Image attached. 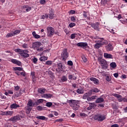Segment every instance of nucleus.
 Returning <instances> with one entry per match:
<instances>
[{"instance_id":"nucleus-17","label":"nucleus","mask_w":127,"mask_h":127,"mask_svg":"<svg viewBox=\"0 0 127 127\" xmlns=\"http://www.w3.org/2000/svg\"><path fill=\"white\" fill-rule=\"evenodd\" d=\"M58 68H57L56 70L58 71H63V65L62 63L58 64Z\"/></svg>"},{"instance_id":"nucleus-37","label":"nucleus","mask_w":127,"mask_h":127,"mask_svg":"<svg viewBox=\"0 0 127 127\" xmlns=\"http://www.w3.org/2000/svg\"><path fill=\"white\" fill-rule=\"evenodd\" d=\"M68 79L75 80L76 79V76H73L72 75H68Z\"/></svg>"},{"instance_id":"nucleus-33","label":"nucleus","mask_w":127,"mask_h":127,"mask_svg":"<svg viewBox=\"0 0 127 127\" xmlns=\"http://www.w3.org/2000/svg\"><path fill=\"white\" fill-rule=\"evenodd\" d=\"M67 80V77L65 76H63L61 78V81L62 82H66Z\"/></svg>"},{"instance_id":"nucleus-16","label":"nucleus","mask_w":127,"mask_h":127,"mask_svg":"<svg viewBox=\"0 0 127 127\" xmlns=\"http://www.w3.org/2000/svg\"><path fill=\"white\" fill-rule=\"evenodd\" d=\"M22 9H24L26 11H24V12H28L31 10V7H30L28 5H23L22 6Z\"/></svg>"},{"instance_id":"nucleus-46","label":"nucleus","mask_w":127,"mask_h":127,"mask_svg":"<svg viewBox=\"0 0 127 127\" xmlns=\"http://www.w3.org/2000/svg\"><path fill=\"white\" fill-rule=\"evenodd\" d=\"M46 0H40V3L42 5L46 4Z\"/></svg>"},{"instance_id":"nucleus-59","label":"nucleus","mask_w":127,"mask_h":127,"mask_svg":"<svg viewBox=\"0 0 127 127\" xmlns=\"http://www.w3.org/2000/svg\"><path fill=\"white\" fill-rule=\"evenodd\" d=\"M20 89V87L19 86H16L14 87V90L15 91H18Z\"/></svg>"},{"instance_id":"nucleus-53","label":"nucleus","mask_w":127,"mask_h":127,"mask_svg":"<svg viewBox=\"0 0 127 127\" xmlns=\"http://www.w3.org/2000/svg\"><path fill=\"white\" fill-rule=\"evenodd\" d=\"M70 20H71L73 22H75L76 21V18L74 16H72L71 17H70Z\"/></svg>"},{"instance_id":"nucleus-62","label":"nucleus","mask_w":127,"mask_h":127,"mask_svg":"<svg viewBox=\"0 0 127 127\" xmlns=\"http://www.w3.org/2000/svg\"><path fill=\"white\" fill-rule=\"evenodd\" d=\"M20 75H22L23 77H25L26 72L25 71L23 72H20Z\"/></svg>"},{"instance_id":"nucleus-35","label":"nucleus","mask_w":127,"mask_h":127,"mask_svg":"<svg viewBox=\"0 0 127 127\" xmlns=\"http://www.w3.org/2000/svg\"><path fill=\"white\" fill-rule=\"evenodd\" d=\"M20 32L21 31L19 30H16L14 31V32H12V33L15 36V35H17L18 34L20 33Z\"/></svg>"},{"instance_id":"nucleus-61","label":"nucleus","mask_w":127,"mask_h":127,"mask_svg":"<svg viewBox=\"0 0 127 127\" xmlns=\"http://www.w3.org/2000/svg\"><path fill=\"white\" fill-rule=\"evenodd\" d=\"M6 114V115H11L12 114V112L11 111H7Z\"/></svg>"},{"instance_id":"nucleus-13","label":"nucleus","mask_w":127,"mask_h":127,"mask_svg":"<svg viewBox=\"0 0 127 127\" xmlns=\"http://www.w3.org/2000/svg\"><path fill=\"white\" fill-rule=\"evenodd\" d=\"M21 120V117L19 116H14L10 118V121L11 122H16Z\"/></svg>"},{"instance_id":"nucleus-39","label":"nucleus","mask_w":127,"mask_h":127,"mask_svg":"<svg viewBox=\"0 0 127 127\" xmlns=\"http://www.w3.org/2000/svg\"><path fill=\"white\" fill-rule=\"evenodd\" d=\"M76 92L80 94H82L84 93V91L82 89H77Z\"/></svg>"},{"instance_id":"nucleus-55","label":"nucleus","mask_w":127,"mask_h":127,"mask_svg":"<svg viewBox=\"0 0 127 127\" xmlns=\"http://www.w3.org/2000/svg\"><path fill=\"white\" fill-rule=\"evenodd\" d=\"M75 10H71L70 11H69L68 12V13L69 14H74L75 13Z\"/></svg>"},{"instance_id":"nucleus-32","label":"nucleus","mask_w":127,"mask_h":127,"mask_svg":"<svg viewBox=\"0 0 127 127\" xmlns=\"http://www.w3.org/2000/svg\"><path fill=\"white\" fill-rule=\"evenodd\" d=\"M41 19H48V17H49V15L47 13H46L44 15H42L41 16Z\"/></svg>"},{"instance_id":"nucleus-21","label":"nucleus","mask_w":127,"mask_h":127,"mask_svg":"<svg viewBox=\"0 0 127 127\" xmlns=\"http://www.w3.org/2000/svg\"><path fill=\"white\" fill-rule=\"evenodd\" d=\"M98 42H100L103 46L108 44V41L107 40H104L103 38H101V41H98Z\"/></svg>"},{"instance_id":"nucleus-30","label":"nucleus","mask_w":127,"mask_h":127,"mask_svg":"<svg viewBox=\"0 0 127 127\" xmlns=\"http://www.w3.org/2000/svg\"><path fill=\"white\" fill-rule=\"evenodd\" d=\"M52 95L50 94H44L43 96H42V97H44L47 99L51 98H52Z\"/></svg>"},{"instance_id":"nucleus-60","label":"nucleus","mask_w":127,"mask_h":127,"mask_svg":"<svg viewBox=\"0 0 127 127\" xmlns=\"http://www.w3.org/2000/svg\"><path fill=\"white\" fill-rule=\"evenodd\" d=\"M80 116H81V117H86V116H87V115H86L85 113H80Z\"/></svg>"},{"instance_id":"nucleus-25","label":"nucleus","mask_w":127,"mask_h":127,"mask_svg":"<svg viewBox=\"0 0 127 127\" xmlns=\"http://www.w3.org/2000/svg\"><path fill=\"white\" fill-rule=\"evenodd\" d=\"M102 46H103V44L97 41V43L95 44L94 48L96 49H99Z\"/></svg>"},{"instance_id":"nucleus-47","label":"nucleus","mask_w":127,"mask_h":127,"mask_svg":"<svg viewBox=\"0 0 127 127\" xmlns=\"http://www.w3.org/2000/svg\"><path fill=\"white\" fill-rule=\"evenodd\" d=\"M36 109L38 111H40L43 110V107L39 105L37 107Z\"/></svg>"},{"instance_id":"nucleus-38","label":"nucleus","mask_w":127,"mask_h":127,"mask_svg":"<svg viewBox=\"0 0 127 127\" xmlns=\"http://www.w3.org/2000/svg\"><path fill=\"white\" fill-rule=\"evenodd\" d=\"M14 51L16 53H22L24 51V50H21L20 49H15Z\"/></svg>"},{"instance_id":"nucleus-63","label":"nucleus","mask_w":127,"mask_h":127,"mask_svg":"<svg viewBox=\"0 0 127 127\" xmlns=\"http://www.w3.org/2000/svg\"><path fill=\"white\" fill-rule=\"evenodd\" d=\"M111 127H119V125L117 124L111 125Z\"/></svg>"},{"instance_id":"nucleus-22","label":"nucleus","mask_w":127,"mask_h":127,"mask_svg":"<svg viewBox=\"0 0 127 127\" xmlns=\"http://www.w3.org/2000/svg\"><path fill=\"white\" fill-rule=\"evenodd\" d=\"M110 66L111 70H112V69L116 68L117 66V64L116 63V62H112V63H110Z\"/></svg>"},{"instance_id":"nucleus-41","label":"nucleus","mask_w":127,"mask_h":127,"mask_svg":"<svg viewBox=\"0 0 127 127\" xmlns=\"http://www.w3.org/2000/svg\"><path fill=\"white\" fill-rule=\"evenodd\" d=\"M89 106H90L92 109L94 108L95 107H96L97 106V105H96V104L95 103H89Z\"/></svg>"},{"instance_id":"nucleus-18","label":"nucleus","mask_w":127,"mask_h":127,"mask_svg":"<svg viewBox=\"0 0 127 127\" xmlns=\"http://www.w3.org/2000/svg\"><path fill=\"white\" fill-rule=\"evenodd\" d=\"M90 80L91 81H93L95 85H97L99 84V80L95 77H91Z\"/></svg>"},{"instance_id":"nucleus-34","label":"nucleus","mask_w":127,"mask_h":127,"mask_svg":"<svg viewBox=\"0 0 127 127\" xmlns=\"http://www.w3.org/2000/svg\"><path fill=\"white\" fill-rule=\"evenodd\" d=\"M13 36H15L13 33L12 32H10V33H8L6 36V37L7 38H10V37H11Z\"/></svg>"},{"instance_id":"nucleus-4","label":"nucleus","mask_w":127,"mask_h":127,"mask_svg":"<svg viewBox=\"0 0 127 127\" xmlns=\"http://www.w3.org/2000/svg\"><path fill=\"white\" fill-rule=\"evenodd\" d=\"M68 57V54L67 52V50L66 48L64 49L61 53V58L62 61H65L66 60L67 58Z\"/></svg>"},{"instance_id":"nucleus-48","label":"nucleus","mask_w":127,"mask_h":127,"mask_svg":"<svg viewBox=\"0 0 127 127\" xmlns=\"http://www.w3.org/2000/svg\"><path fill=\"white\" fill-rule=\"evenodd\" d=\"M83 16H84V17L85 18H87L88 14L87 13V12L84 11H83Z\"/></svg>"},{"instance_id":"nucleus-23","label":"nucleus","mask_w":127,"mask_h":127,"mask_svg":"<svg viewBox=\"0 0 127 127\" xmlns=\"http://www.w3.org/2000/svg\"><path fill=\"white\" fill-rule=\"evenodd\" d=\"M35 104H34L33 101L31 99H30L29 100L27 104V106L29 107H33L35 106Z\"/></svg>"},{"instance_id":"nucleus-43","label":"nucleus","mask_w":127,"mask_h":127,"mask_svg":"<svg viewBox=\"0 0 127 127\" xmlns=\"http://www.w3.org/2000/svg\"><path fill=\"white\" fill-rule=\"evenodd\" d=\"M75 26H76V24L74 22H71L69 24V27L70 28H73Z\"/></svg>"},{"instance_id":"nucleus-7","label":"nucleus","mask_w":127,"mask_h":127,"mask_svg":"<svg viewBox=\"0 0 127 127\" xmlns=\"http://www.w3.org/2000/svg\"><path fill=\"white\" fill-rule=\"evenodd\" d=\"M29 51L28 50H24L22 53H19V55L21 57L26 59L29 57V55L27 53H29Z\"/></svg>"},{"instance_id":"nucleus-42","label":"nucleus","mask_w":127,"mask_h":127,"mask_svg":"<svg viewBox=\"0 0 127 127\" xmlns=\"http://www.w3.org/2000/svg\"><path fill=\"white\" fill-rule=\"evenodd\" d=\"M52 106V103L51 102H47L46 103V106L48 108H50Z\"/></svg>"},{"instance_id":"nucleus-49","label":"nucleus","mask_w":127,"mask_h":127,"mask_svg":"<svg viewBox=\"0 0 127 127\" xmlns=\"http://www.w3.org/2000/svg\"><path fill=\"white\" fill-rule=\"evenodd\" d=\"M111 76H106V80L108 81V82H110V81H111Z\"/></svg>"},{"instance_id":"nucleus-44","label":"nucleus","mask_w":127,"mask_h":127,"mask_svg":"<svg viewBox=\"0 0 127 127\" xmlns=\"http://www.w3.org/2000/svg\"><path fill=\"white\" fill-rule=\"evenodd\" d=\"M77 34L76 33H73L71 35H70V39H75L76 38V35Z\"/></svg>"},{"instance_id":"nucleus-6","label":"nucleus","mask_w":127,"mask_h":127,"mask_svg":"<svg viewBox=\"0 0 127 127\" xmlns=\"http://www.w3.org/2000/svg\"><path fill=\"white\" fill-rule=\"evenodd\" d=\"M99 62L100 63V64H101L103 69H107L108 68L107 61L105 59H101L100 61H99Z\"/></svg>"},{"instance_id":"nucleus-15","label":"nucleus","mask_w":127,"mask_h":127,"mask_svg":"<svg viewBox=\"0 0 127 127\" xmlns=\"http://www.w3.org/2000/svg\"><path fill=\"white\" fill-rule=\"evenodd\" d=\"M103 57H104L106 59H113V55L107 53H105L104 54H103Z\"/></svg>"},{"instance_id":"nucleus-26","label":"nucleus","mask_w":127,"mask_h":127,"mask_svg":"<svg viewBox=\"0 0 127 127\" xmlns=\"http://www.w3.org/2000/svg\"><path fill=\"white\" fill-rule=\"evenodd\" d=\"M104 102V98H98L97 99L96 101H95V103L97 104L102 103Z\"/></svg>"},{"instance_id":"nucleus-29","label":"nucleus","mask_w":127,"mask_h":127,"mask_svg":"<svg viewBox=\"0 0 127 127\" xmlns=\"http://www.w3.org/2000/svg\"><path fill=\"white\" fill-rule=\"evenodd\" d=\"M36 119H39L42 121L47 120V119L45 116H37V117H36Z\"/></svg>"},{"instance_id":"nucleus-24","label":"nucleus","mask_w":127,"mask_h":127,"mask_svg":"<svg viewBox=\"0 0 127 127\" xmlns=\"http://www.w3.org/2000/svg\"><path fill=\"white\" fill-rule=\"evenodd\" d=\"M20 107V106L17 105L16 103H13L10 105V108L12 109H16L17 108Z\"/></svg>"},{"instance_id":"nucleus-64","label":"nucleus","mask_w":127,"mask_h":127,"mask_svg":"<svg viewBox=\"0 0 127 127\" xmlns=\"http://www.w3.org/2000/svg\"><path fill=\"white\" fill-rule=\"evenodd\" d=\"M86 99L87 101H93V100L91 99V97H89Z\"/></svg>"},{"instance_id":"nucleus-52","label":"nucleus","mask_w":127,"mask_h":127,"mask_svg":"<svg viewBox=\"0 0 127 127\" xmlns=\"http://www.w3.org/2000/svg\"><path fill=\"white\" fill-rule=\"evenodd\" d=\"M107 1L106 0H101V4L103 5L107 4Z\"/></svg>"},{"instance_id":"nucleus-5","label":"nucleus","mask_w":127,"mask_h":127,"mask_svg":"<svg viewBox=\"0 0 127 127\" xmlns=\"http://www.w3.org/2000/svg\"><path fill=\"white\" fill-rule=\"evenodd\" d=\"M47 35L48 37H51L52 36H53V35L55 34V29L49 26L47 28Z\"/></svg>"},{"instance_id":"nucleus-27","label":"nucleus","mask_w":127,"mask_h":127,"mask_svg":"<svg viewBox=\"0 0 127 127\" xmlns=\"http://www.w3.org/2000/svg\"><path fill=\"white\" fill-rule=\"evenodd\" d=\"M31 78L32 79L33 82L35 81V79L36 78V76H35V72L34 71H32L31 72Z\"/></svg>"},{"instance_id":"nucleus-40","label":"nucleus","mask_w":127,"mask_h":127,"mask_svg":"<svg viewBox=\"0 0 127 127\" xmlns=\"http://www.w3.org/2000/svg\"><path fill=\"white\" fill-rule=\"evenodd\" d=\"M23 68L22 67H15L14 68V70L15 71H22Z\"/></svg>"},{"instance_id":"nucleus-28","label":"nucleus","mask_w":127,"mask_h":127,"mask_svg":"<svg viewBox=\"0 0 127 127\" xmlns=\"http://www.w3.org/2000/svg\"><path fill=\"white\" fill-rule=\"evenodd\" d=\"M32 35L33 37L35 39H40V36L36 34L35 31H33L32 32Z\"/></svg>"},{"instance_id":"nucleus-50","label":"nucleus","mask_w":127,"mask_h":127,"mask_svg":"<svg viewBox=\"0 0 127 127\" xmlns=\"http://www.w3.org/2000/svg\"><path fill=\"white\" fill-rule=\"evenodd\" d=\"M37 102H38V103L39 104H42L44 102V100L43 99H38Z\"/></svg>"},{"instance_id":"nucleus-1","label":"nucleus","mask_w":127,"mask_h":127,"mask_svg":"<svg viewBox=\"0 0 127 127\" xmlns=\"http://www.w3.org/2000/svg\"><path fill=\"white\" fill-rule=\"evenodd\" d=\"M67 103L69 104V106L72 108V109L74 111L78 110L80 108V101L75 100H68Z\"/></svg>"},{"instance_id":"nucleus-31","label":"nucleus","mask_w":127,"mask_h":127,"mask_svg":"<svg viewBox=\"0 0 127 127\" xmlns=\"http://www.w3.org/2000/svg\"><path fill=\"white\" fill-rule=\"evenodd\" d=\"M38 92L41 94H44L46 92V89L39 88V89H38Z\"/></svg>"},{"instance_id":"nucleus-12","label":"nucleus","mask_w":127,"mask_h":127,"mask_svg":"<svg viewBox=\"0 0 127 127\" xmlns=\"http://www.w3.org/2000/svg\"><path fill=\"white\" fill-rule=\"evenodd\" d=\"M77 46L84 49L88 46V43L87 42H80L77 44Z\"/></svg>"},{"instance_id":"nucleus-3","label":"nucleus","mask_w":127,"mask_h":127,"mask_svg":"<svg viewBox=\"0 0 127 127\" xmlns=\"http://www.w3.org/2000/svg\"><path fill=\"white\" fill-rule=\"evenodd\" d=\"M106 119V116L104 115H102L100 114L95 115L94 117V119L98 122H103Z\"/></svg>"},{"instance_id":"nucleus-19","label":"nucleus","mask_w":127,"mask_h":127,"mask_svg":"<svg viewBox=\"0 0 127 127\" xmlns=\"http://www.w3.org/2000/svg\"><path fill=\"white\" fill-rule=\"evenodd\" d=\"M33 109V108L31 107L26 106L24 108V110L26 111V113L27 115H29L30 114V112H31V110Z\"/></svg>"},{"instance_id":"nucleus-8","label":"nucleus","mask_w":127,"mask_h":127,"mask_svg":"<svg viewBox=\"0 0 127 127\" xmlns=\"http://www.w3.org/2000/svg\"><path fill=\"white\" fill-rule=\"evenodd\" d=\"M42 46V43L41 42H35L32 44V48L34 50H36L37 49L39 48L40 46Z\"/></svg>"},{"instance_id":"nucleus-45","label":"nucleus","mask_w":127,"mask_h":127,"mask_svg":"<svg viewBox=\"0 0 127 127\" xmlns=\"http://www.w3.org/2000/svg\"><path fill=\"white\" fill-rule=\"evenodd\" d=\"M52 64V62L51 61H48L47 62H46L45 64H47L48 65H51Z\"/></svg>"},{"instance_id":"nucleus-58","label":"nucleus","mask_w":127,"mask_h":127,"mask_svg":"<svg viewBox=\"0 0 127 127\" xmlns=\"http://www.w3.org/2000/svg\"><path fill=\"white\" fill-rule=\"evenodd\" d=\"M67 64L69 65V66H72L73 65V63L71 61H69L67 62Z\"/></svg>"},{"instance_id":"nucleus-11","label":"nucleus","mask_w":127,"mask_h":127,"mask_svg":"<svg viewBox=\"0 0 127 127\" xmlns=\"http://www.w3.org/2000/svg\"><path fill=\"white\" fill-rule=\"evenodd\" d=\"M49 10V18L50 19L52 20L54 18V17H55L54 10L51 8H50Z\"/></svg>"},{"instance_id":"nucleus-9","label":"nucleus","mask_w":127,"mask_h":127,"mask_svg":"<svg viewBox=\"0 0 127 127\" xmlns=\"http://www.w3.org/2000/svg\"><path fill=\"white\" fill-rule=\"evenodd\" d=\"M113 95L115 96L116 98H118V101L119 102H122V101L124 102V100L126 98H124L122 97V96L120 95V94H113Z\"/></svg>"},{"instance_id":"nucleus-2","label":"nucleus","mask_w":127,"mask_h":127,"mask_svg":"<svg viewBox=\"0 0 127 127\" xmlns=\"http://www.w3.org/2000/svg\"><path fill=\"white\" fill-rule=\"evenodd\" d=\"M100 90L97 88H94L91 90H90L88 92L84 93L82 96V99L86 100L89 97H91L92 95L95 94V93H99Z\"/></svg>"},{"instance_id":"nucleus-51","label":"nucleus","mask_w":127,"mask_h":127,"mask_svg":"<svg viewBox=\"0 0 127 127\" xmlns=\"http://www.w3.org/2000/svg\"><path fill=\"white\" fill-rule=\"evenodd\" d=\"M37 61H38V59L37 58H34V59H33V62L34 64H36V63H37Z\"/></svg>"},{"instance_id":"nucleus-36","label":"nucleus","mask_w":127,"mask_h":127,"mask_svg":"<svg viewBox=\"0 0 127 127\" xmlns=\"http://www.w3.org/2000/svg\"><path fill=\"white\" fill-rule=\"evenodd\" d=\"M48 60V57H42L40 58V60L41 61V62H44L46 60Z\"/></svg>"},{"instance_id":"nucleus-20","label":"nucleus","mask_w":127,"mask_h":127,"mask_svg":"<svg viewBox=\"0 0 127 127\" xmlns=\"http://www.w3.org/2000/svg\"><path fill=\"white\" fill-rule=\"evenodd\" d=\"M11 62L13 64H15L16 65H18V66H21V62L15 59L11 60Z\"/></svg>"},{"instance_id":"nucleus-10","label":"nucleus","mask_w":127,"mask_h":127,"mask_svg":"<svg viewBox=\"0 0 127 127\" xmlns=\"http://www.w3.org/2000/svg\"><path fill=\"white\" fill-rule=\"evenodd\" d=\"M100 23L99 22H96L95 23H93L91 24V27L93 28L94 30H97V31H100Z\"/></svg>"},{"instance_id":"nucleus-57","label":"nucleus","mask_w":127,"mask_h":127,"mask_svg":"<svg viewBox=\"0 0 127 127\" xmlns=\"http://www.w3.org/2000/svg\"><path fill=\"white\" fill-rule=\"evenodd\" d=\"M22 47L24 49H28V47L27 46V44H24L22 45Z\"/></svg>"},{"instance_id":"nucleus-56","label":"nucleus","mask_w":127,"mask_h":127,"mask_svg":"<svg viewBox=\"0 0 127 127\" xmlns=\"http://www.w3.org/2000/svg\"><path fill=\"white\" fill-rule=\"evenodd\" d=\"M37 51L38 52H42L43 51V49L42 48H37Z\"/></svg>"},{"instance_id":"nucleus-14","label":"nucleus","mask_w":127,"mask_h":127,"mask_svg":"<svg viewBox=\"0 0 127 127\" xmlns=\"http://www.w3.org/2000/svg\"><path fill=\"white\" fill-rule=\"evenodd\" d=\"M105 49L107 51H112L114 50V48L111 44H109L105 46Z\"/></svg>"},{"instance_id":"nucleus-54","label":"nucleus","mask_w":127,"mask_h":127,"mask_svg":"<svg viewBox=\"0 0 127 127\" xmlns=\"http://www.w3.org/2000/svg\"><path fill=\"white\" fill-rule=\"evenodd\" d=\"M82 59L83 62H84V63H86L87 61V59L85 57H82Z\"/></svg>"}]
</instances>
